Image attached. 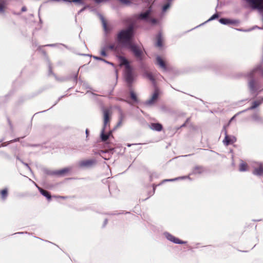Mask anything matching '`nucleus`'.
<instances>
[{
    "label": "nucleus",
    "mask_w": 263,
    "mask_h": 263,
    "mask_svg": "<svg viewBox=\"0 0 263 263\" xmlns=\"http://www.w3.org/2000/svg\"><path fill=\"white\" fill-rule=\"evenodd\" d=\"M170 4H166L165 5V6H163V11H166L169 7H170Z\"/></svg>",
    "instance_id": "obj_34"
},
{
    "label": "nucleus",
    "mask_w": 263,
    "mask_h": 263,
    "mask_svg": "<svg viewBox=\"0 0 263 263\" xmlns=\"http://www.w3.org/2000/svg\"><path fill=\"white\" fill-rule=\"evenodd\" d=\"M0 195L2 199L5 200L8 196V190L4 189L0 191Z\"/></svg>",
    "instance_id": "obj_20"
},
{
    "label": "nucleus",
    "mask_w": 263,
    "mask_h": 263,
    "mask_svg": "<svg viewBox=\"0 0 263 263\" xmlns=\"http://www.w3.org/2000/svg\"><path fill=\"white\" fill-rule=\"evenodd\" d=\"M5 6V3L3 0H0V12H2Z\"/></svg>",
    "instance_id": "obj_30"
},
{
    "label": "nucleus",
    "mask_w": 263,
    "mask_h": 263,
    "mask_svg": "<svg viewBox=\"0 0 263 263\" xmlns=\"http://www.w3.org/2000/svg\"><path fill=\"white\" fill-rule=\"evenodd\" d=\"M100 18L101 20L105 31H108L109 30L107 28L106 21L102 15H100Z\"/></svg>",
    "instance_id": "obj_22"
},
{
    "label": "nucleus",
    "mask_w": 263,
    "mask_h": 263,
    "mask_svg": "<svg viewBox=\"0 0 263 263\" xmlns=\"http://www.w3.org/2000/svg\"><path fill=\"white\" fill-rule=\"evenodd\" d=\"M105 129L106 128H103L101 135L102 141L104 142L106 141L108 139L109 136L111 134V132H109L108 134H105L104 133Z\"/></svg>",
    "instance_id": "obj_16"
},
{
    "label": "nucleus",
    "mask_w": 263,
    "mask_h": 263,
    "mask_svg": "<svg viewBox=\"0 0 263 263\" xmlns=\"http://www.w3.org/2000/svg\"><path fill=\"white\" fill-rule=\"evenodd\" d=\"M253 174L257 176L263 175V165L262 164H259L258 167L254 168Z\"/></svg>",
    "instance_id": "obj_13"
},
{
    "label": "nucleus",
    "mask_w": 263,
    "mask_h": 263,
    "mask_svg": "<svg viewBox=\"0 0 263 263\" xmlns=\"http://www.w3.org/2000/svg\"><path fill=\"white\" fill-rule=\"evenodd\" d=\"M145 76L147 78L151 80L153 83L155 82V79L151 72H146Z\"/></svg>",
    "instance_id": "obj_23"
},
{
    "label": "nucleus",
    "mask_w": 263,
    "mask_h": 263,
    "mask_svg": "<svg viewBox=\"0 0 263 263\" xmlns=\"http://www.w3.org/2000/svg\"><path fill=\"white\" fill-rule=\"evenodd\" d=\"M149 21H150L152 23H153V24H156V23L157 22V20H155V19H154V18H151V19H150V20H149Z\"/></svg>",
    "instance_id": "obj_37"
},
{
    "label": "nucleus",
    "mask_w": 263,
    "mask_h": 263,
    "mask_svg": "<svg viewBox=\"0 0 263 263\" xmlns=\"http://www.w3.org/2000/svg\"><path fill=\"white\" fill-rule=\"evenodd\" d=\"M236 141V139L235 137H230L228 135H226L224 139L223 140L224 144L228 146L230 144H232Z\"/></svg>",
    "instance_id": "obj_11"
},
{
    "label": "nucleus",
    "mask_w": 263,
    "mask_h": 263,
    "mask_svg": "<svg viewBox=\"0 0 263 263\" xmlns=\"http://www.w3.org/2000/svg\"><path fill=\"white\" fill-rule=\"evenodd\" d=\"M252 7L263 9V0H246Z\"/></svg>",
    "instance_id": "obj_9"
},
{
    "label": "nucleus",
    "mask_w": 263,
    "mask_h": 263,
    "mask_svg": "<svg viewBox=\"0 0 263 263\" xmlns=\"http://www.w3.org/2000/svg\"><path fill=\"white\" fill-rule=\"evenodd\" d=\"M37 50L41 51V52L45 55H46V52L45 50H42V47H39L38 48H37Z\"/></svg>",
    "instance_id": "obj_33"
},
{
    "label": "nucleus",
    "mask_w": 263,
    "mask_h": 263,
    "mask_svg": "<svg viewBox=\"0 0 263 263\" xmlns=\"http://www.w3.org/2000/svg\"><path fill=\"white\" fill-rule=\"evenodd\" d=\"M95 58L98 60H102L101 58L95 57Z\"/></svg>",
    "instance_id": "obj_39"
},
{
    "label": "nucleus",
    "mask_w": 263,
    "mask_h": 263,
    "mask_svg": "<svg viewBox=\"0 0 263 263\" xmlns=\"http://www.w3.org/2000/svg\"><path fill=\"white\" fill-rule=\"evenodd\" d=\"M219 22L222 24H228L232 23V21L227 18H221L219 20Z\"/></svg>",
    "instance_id": "obj_28"
},
{
    "label": "nucleus",
    "mask_w": 263,
    "mask_h": 263,
    "mask_svg": "<svg viewBox=\"0 0 263 263\" xmlns=\"http://www.w3.org/2000/svg\"><path fill=\"white\" fill-rule=\"evenodd\" d=\"M111 111L108 109L103 110V128H106L107 126L109 127L111 120Z\"/></svg>",
    "instance_id": "obj_3"
},
{
    "label": "nucleus",
    "mask_w": 263,
    "mask_h": 263,
    "mask_svg": "<svg viewBox=\"0 0 263 263\" xmlns=\"http://www.w3.org/2000/svg\"><path fill=\"white\" fill-rule=\"evenodd\" d=\"M70 167H65L60 170L52 171L50 174L58 176H64L71 171Z\"/></svg>",
    "instance_id": "obj_8"
},
{
    "label": "nucleus",
    "mask_w": 263,
    "mask_h": 263,
    "mask_svg": "<svg viewBox=\"0 0 263 263\" xmlns=\"http://www.w3.org/2000/svg\"><path fill=\"white\" fill-rule=\"evenodd\" d=\"M47 46H51L52 45H48Z\"/></svg>",
    "instance_id": "obj_42"
},
{
    "label": "nucleus",
    "mask_w": 263,
    "mask_h": 263,
    "mask_svg": "<svg viewBox=\"0 0 263 263\" xmlns=\"http://www.w3.org/2000/svg\"><path fill=\"white\" fill-rule=\"evenodd\" d=\"M248 165L245 162L242 161L239 164V170L240 172L246 171L248 170Z\"/></svg>",
    "instance_id": "obj_17"
},
{
    "label": "nucleus",
    "mask_w": 263,
    "mask_h": 263,
    "mask_svg": "<svg viewBox=\"0 0 263 263\" xmlns=\"http://www.w3.org/2000/svg\"><path fill=\"white\" fill-rule=\"evenodd\" d=\"M86 134H88V130L87 129H86Z\"/></svg>",
    "instance_id": "obj_41"
},
{
    "label": "nucleus",
    "mask_w": 263,
    "mask_h": 263,
    "mask_svg": "<svg viewBox=\"0 0 263 263\" xmlns=\"http://www.w3.org/2000/svg\"><path fill=\"white\" fill-rule=\"evenodd\" d=\"M159 94V90L158 88H156L152 97L146 102V104L148 105L154 104L158 100Z\"/></svg>",
    "instance_id": "obj_5"
},
{
    "label": "nucleus",
    "mask_w": 263,
    "mask_h": 263,
    "mask_svg": "<svg viewBox=\"0 0 263 263\" xmlns=\"http://www.w3.org/2000/svg\"><path fill=\"white\" fill-rule=\"evenodd\" d=\"M38 190L41 194L44 196L46 197L48 200H50L51 199V195L49 192L43 189L40 187H38Z\"/></svg>",
    "instance_id": "obj_15"
},
{
    "label": "nucleus",
    "mask_w": 263,
    "mask_h": 263,
    "mask_svg": "<svg viewBox=\"0 0 263 263\" xmlns=\"http://www.w3.org/2000/svg\"><path fill=\"white\" fill-rule=\"evenodd\" d=\"M218 17H219L218 14L217 13H215L213 15H212L210 18L209 19V21H211V20H214L215 18H218Z\"/></svg>",
    "instance_id": "obj_32"
},
{
    "label": "nucleus",
    "mask_w": 263,
    "mask_h": 263,
    "mask_svg": "<svg viewBox=\"0 0 263 263\" xmlns=\"http://www.w3.org/2000/svg\"><path fill=\"white\" fill-rule=\"evenodd\" d=\"M125 79L126 82L130 85L133 81V75L132 67H127L125 69Z\"/></svg>",
    "instance_id": "obj_7"
},
{
    "label": "nucleus",
    "mask_w": 263,
    "mask_h": 263,
    "mask_svg": "<svg viewBox=\"0 0 263 263\" xmlns=\"http://www.w3.org/2000/svg\"><path fill=\"white\" fill-rule=\"evenodd\" d=\"M151 10H147L146 12H145L144 13H141L140 14V15H139V18L140 19H142V20L147 19L148 16L151 14Z\"/></svg>",
    "instance_id": "obj_19"
},
{
    "label": "nucleus",
    "mask_w": 263,
    "mask_h": 263,
    "mask_svg": "<svg viewBox=\"0 0 263 263\" xmlns=\"http://www.w3.org/2000/svg\"><path fill=\"white\" fill-rule=\"evenodd\" d=\"M156 46L158 47H161L162 46V40L160 35L157 37V41Z\"/></svg>",
    "instance_id": "obj_26"
},
{
    "label": "nucleus",
    "mask_w": 263,
    "mask_h": 263,
    "mask_svg": "<svg viewBox=\"0 0 263 263\" xmlns=\"http://www.w3.org/2000/svg\"><path fill=\"white\" fill-rule=\"evenodd\" d=\"M19 140H20V138H18L15 139L14 140H11L10 142L12 143V142H17V141H18Z\"/></svg>",
    "instance_id": "obj_38"
},
{
    "label": "nucleus",
    "mask_w": 263,
    "mask_h": 263,
    "mask_svg": "<svg viewBox=\"0 0 263 263\" xmlns=\"http://www.w3.org/2000/svg\"><path fill=\"white\" fill-rule=\"evenodd\" d=\"M122 3L124 4H127L129 3V1L127 0H119Z\"/></svg>",
    "instance_id": "obj_35"
},
{
    "label": "nucleus",
    "mask_w": 263,
    "mask_h": 263,
    "mask_svg": "<svg viewBox=\"0 0 263 263\" xmlns=\"http://www.w3.org/2000/svg\"><path fill=\"white\" fill-rule=\"evenodd\" d=\"M130 98L132 100H133L135 102L138 101V98L136 96V94L135 93V92L133 90H131L130 91Z\"/></svg>",
    "instance_id": "obj_25"
},
{
    "label": "nucleus",
    "mask_w": 263,
    "mask_h": 263,
    "mask_svg": "<svg viewBox=\"0 0 263 263\" xmlns=\"http://www.w3.org/2000/svg\"><path fill=\"white\" fill-rule=\"evenodd\" d=\"M249 87L250 89L252 91L255 90V82L254 80H252L249 82Z\"/></svg>",
    "instance_id": "obj_27"
},
{
    "label": "nucleus",
    "mask_w": 263,
    "mask_h": 263,
    "mask_svg": "<svg viewBox=\"0 0 263 263\" xmlns=\"http://www.w3.org/2000/svg\"><path fill=\"white\" fill-rule=\"evenodd\" d=\"M165 236L168 240L176 244H185L187 242L186 241L179 239L178 238L169 233H166Z\"/></svg>",
    "instance_id": "obj_10"
},
{
    "label": "nucleus",
    "mask_w": 263,
    "mask_h": 263,
    "mask_svg": "<svg viewBox=\"0 0 263 263\" xmlns=\"http://www.w3.org/2000/svg\"><path fill=\"white\" fill-rule=\"evenodd\" d=\"M119 59H120V65L121 66L124 65L125 66V69H127L128 67H131V66H130V65L129 64L128 61H127V59H126L125 58H124L123 57H122V56H120V57H119Z\"/></svg>",
    "instance_id": "obj_14"
},
{
    "label": "nucleus",
    "mask_w": 263,
    "mask_h": 263,
    "mask_svg": "<svg viewBox=\"0 0 263 263\" xmlns=\"http://www.w3.org/2000/svg\"><path fill=\"white\" fill-rule=\"evenodd\" d=\"M149 127L151 129L160 132L162 130L163 127L162 125L159 123H153L149 125Z\"/></svg>",
    "instance_id": "obj_12"
},
{
    "label": "nucleus",
    "mask_w": 263,
    "mask_h": 263,
    "mask_svg": "<svg viewBox=\"0 0 263 263\" xmlns=\"http://www.w3.org/2000/svg\"><path fill=\"white\" fill-rule=\"evenodd\" d=\"M80 0H73L72 1V2H79Z\"/></svg>",
    "instance_id": "obj_40"
},
{
    "label": "nucleus",
    "mask_w": 263,
    "mask_h": 263,
    "mask_svg": "<svg viewBox=\"0 0 263 263\" xmlns=\"http://www.w3.org/2000/svg\"><path fill=\"white\" fill-rule=\"evenodd\" d=\"M124 121V117L121 116L120 118V120L117 124V126H121L122 124V123Z\"/></svg>",
    "instance_id": "obj_31"
},
{
    "label": "nucleus",
    "mask_w": 263,
    "mask_h": 263,
    "mask_svg": "<svg viewBox=\"0 0 263 263\" xmlns=\"http://www.w3.org/2000/svg\"><path fill=\"white\" fill-rule=\"evenodd\" d=\"M156 64L163 71H167L170 70V66L167 64L160 57L158 56L156 58Z\"/></svg>",
    "instance_id": "obj_4"
},
{
    "label": "nucleus",
    "mask_w": 263,
    "mask_h": 263,
    "mask_svg": "<svg viewBox=\"0 0 263 263\" xmlns=\"http://www.w3.org/2000/svg\"><path fill=\"white\" fill-rule=\"evenodd\" d=\"M261 104V102L259 101H255L252 103V106L250 107V109H254L258 107Z\"/></svg>",
    "instance_id": "obj_24"
},
{
    "label": "nucleus",
    "mask_w": 263,
    "mask_h": 263,
    "mask_svg": "<svg viewBox=\"0 0 263 263\" xmlns=\"http://www.w3.org/2000/svg\"><path fill=\"white\" fill-rule=\"evenodd\" d=\"M204 171L203 167L201 166H195L193 168V173L194 174H201Z\"/></svg>",
    "instance_id": "obj_18"
},
{
    "label": "nucleus",
    "mask_w": 263,
    "mask_h": 263,
    "mask_svg": "<svg viewBox=\"0 0 263 263\" xmlns=\"http://www.w3.org/2000/svg\"><path fill=\"white\" fill-rule=\"evenodd\" d=\"M96 163L95 159L83 160L79 162V166L81 167H90L95 165Z\"/></svg>",
    "instance_id": "obj_6"
},
{
    "label": "nucleus",
    "mask_w": 263,
    "mask_h": 263,
    "mask_svg": "<svg viewBox=\"0 0 263 263\" xmlns=\"http://www.w3.org/2000/svg\"><path fill=\"white\" fill-rule=\"evenodd\" d=\"M117 41L121 46L128 49L135 43L134 34H118Z\"/></svg>",
    "instance_id": "obj_1"
},
{
    "label": "nucleus",
    "mask_w": 263,
    "mask_h": 263,
    "mask_svg": "<svg viewBox=\"0 0 263 263\" xmlns=\"http://www.w3.org/2000/svg\"><path fill=\"white\" fill-rule=\"evenodd\" d=\"M107 50H110L117 51L118 50V46H116L115 44H110L105 46Z\"/></svg>",
    "instance_id": "obj_21"
},
{
    "label": "nucleus",
    "mask_w": 263,
    "mask_h": 263,
    "mask_svg": "<svg viewBox=\"0 0 263 263\" xmlns=\"http://www.w3.org/2000/svg\"><path fill=\"white\" fill-rule=\"evenodd\" d=\"M128 49L133 53L137 60L139 61L143 60V52L142 49L136 44V42Z\"/></svg>",
    "instance_id": "obj_2"
},
{
    "label": "nucleus",
    "mask_w": 263,
    "mask_h": 263,
    "mask_svg": "<svg viewBox=\"0 0 263 263\" xmlns=\"http://www.w3.org/2000/svg\"><path fill=\"white\" fill-rule=\"evenodd\" d=\"M132 31V27H130L128 31H122L121 33H130Z\"/></svg>",
    "instance_id": "obj_36"
},
{
    "label": "nucleus",
    "mask_w": 263,
    "mask_h": 263,
    "mask_svg": "<svg viewBox=\"0 0 263 263\" xmlns=\"http://www.w3.org/2000/svg\"><path fill=\"white\" fill-rule=\"evenodd\" d=\"M107 51V48L105 47H103L100 51L101 55L103 57L107 56L106 51Z\"/></svg>",
    "instance_id": "obj_29"
}]
</instances>
